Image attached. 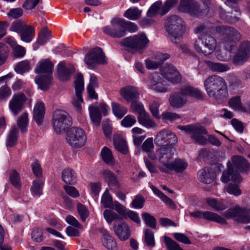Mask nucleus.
<instances>
[{"instance_id":"cd10ccee","label":"nucleus","mask_w":250,"mask_h":250,"mask_svg":"<svg viewBox=\"0 0 250 250\" xmlns=\"http://www.w3.org/2000/svg\"><path fill=\"white\" fill-rule=\"evenodd\" d=\"M74 72V68L66 67L64 62H60L58 65V74L60 79L63 81L70 79V75Z\"/></svg>"},{"instance_id":"4be33fe9","label":"nucleus","mask_w":250,"mask_h":250,"mask_svg":"<svg viewBox=\"0 0 250 250\" xmlns=\"http://www.w3.org/2000/svg\"><path fill=\"white\" fill-rule=\"evenodd\" d=\"M122 96L128 102H131L138 100L139 93L136 87L127 86L121 88L120 90Z\"/></svg>"},{"instance_id":"6ab92c4d","label":"nucleus","mask_w":250,"mask_h":250,"mask_svg":"<svg viewBox=\"0 0 250 250\" xmlns=\"http://www.w3.org/2000/svg\"><path fill=\"white\" fill-rule=\"evenodd\" d=\"M113 229L115 234L122 241L126 240L130 236L129 227L125 222H122L117 225L114 224Z\"/></svg>"},{"instance_id":"13d9d810","label":"nucleus","mask_w":250,"mask_h":250,"mask_svg":"<svg viewBox=\"0 0 250 250\" xmlns=\"http://www.w3.org/2000/svg\"><path fill=\"white\" fill-rule=\"evenodd\" d=\"M142 217L147 226L152 229H156V220L152 215L145 212L142 214Z\"/></svg>"},{"instance_id":"79ce46f5","label":"nucleus","mask_w":250,"mask_h":250,"mask_svg":"<svg viewBox=\"0 0 250 250\" xmlns=\"http://www.w3.org/2000/svg\"><path fill=\"white\" fill-rule=\"evenodd\" d=\"M89 110L92 123L97 126H99L102 119L99 108L96 106H89Z\"/></svg>"},{"instance_id":"20e7f679","label":"nucleus","mask_w":250,"mask_h":250,"mask_svg":"<svg viewBox=\"0 0 250 250\" xmlns=\"http://www.w3.org/2000/svg\"><path fill=\"white\" fill-rule=\"evenodd\" d=\"M149 41L144 33L126 37L120 42L121 45L134 52L142 53Z\"/></svg>"},{"instance_id":"f704fd0d","label":"nucleus","mask_w":250,"mask_h":250,"mask_svg":"<svg viewBox=\"0 0 250 250\" xmlns=\"http://www.w3.org/2000/svg\"><path fill=\"white\" fill-rule=\"evenodd\" d=\"M159 61H153L149 60H146V67L148 69H154L157 68L159 65H161L164 62L168 59L170 56L168 54L160 53L157 56Z\"/></svg>"},{"instance_id":"bb28decb","label":"nucleus","mask_w":250,"mask_h":250,"mask_svg":"<svg viewBox=\"0 0 250 250\" xmlns=\"http://www.w3.org/2000/svg\"><path fill=\"white\" fill-rule=\"evenodd\" d=\"M53 67V64L49 59L42 60L37 64L35 71L36 73H47L51 75Z\"/></svg>"},{"instance_id":"2eb2a0df","label":"nucleus","mask_w":250,"mask_h":250,"mask_svg":"<svg viewBox=\"0 0 250 250\" xmlns=\"http://www.w3.org/2000/svg\"><path fill=\"white\" fill-rule=\"evenodd\" d=\"M76 97L73 100V105L79 110L81 109V104L83 102L82 92L84 90V82L83 75L79 73L75 81Z\"/></svg>"},{"instance_id":"5fc2aeb1","label":"nucleus","mask_w":250,"mask_h":250,"mask_svg":"<svg viewBox=\"0 0 250 250\" xmlns=\"http://www.w3.org/2000/svg\"><path fill=\"white\" fill-rule=\"evenodd\" d=\"M10 180L12 185L17 189H21V178L19 173L16 170L11 171L10 174Z\"/></svg>"},{"instance_id":"9d476101","label":"nucleus","mask_w":250,"mask_h":250,"mask_svg":"<svg viewBox=\"0 0 250 250\" xmlns=\"http://www.w3.org/2000/svg\"><path fill=\"white\" fill-rule=\"evenodd\" d=\"M104 33L113 38L120 39L125 36L124 23L123 19L114 18L110 21V24L103 28Z\"/></svg>"},{"instance_id":"c03bdc74","label":"nucleus","mask_w":250,"mask_h":250,"mask_svg":"<svg viewBox=\"0 0 250 250\" xmlns=\"http://www.w3.org/2000/svg\"><path fill=\"white\" fill-rule=\"evenodd\" d=\"M219 14L220 18L229 23H235L240 20L239 17L236 16H232L229 13L226 11L222 8H219Z\"/></svg>"},{"instance_id":"dca6fc26","label":"nucleus","mask_w":250,"mask_h":250,"mask_svg":"<svg viewBox=\"0 0 250 250\" xmlns=\"http://www.w3.org/2000/svg\"><path fill=\"white\" fill-rule=\"evenodd\" d=\"M27 98L23 93L14 94L9 102V109L15 116L21 112L23 108Z\"/></svg>"},{"instance_id":"a878e982","label":"nucleus","mask_w":250,"mask_h":250,"mask_svg":"<svg viewBox=\"0 0 250 250\" xmlns=\"http://www.w3.org/2000/svg\"><path fill=\"white\" fill-rule=\"evenodd\" d=\"M233 166L240 171H245L250 168V164L243 156L234 155L231 157Z\"/></svg>"},{"instance_id":"5701e85b","label":"nucleus","mask_w":250,"mask_h":250,"mask_svg":"<svg viewBox=\"0 0 250 250\" xmlns=\"http://www.w3.org/2000/svg\"><path fill=\"white\" fill-rule=\"evenodd\" d=\"M159 74L155 73L151 76V84L152 89L159 92H166L167 91V82L161 81Z\"/></svg>"},{"instance_id":"6e6d98bb","label":"nucleus","mask_w":250,"mask_h":250,"mask_svg":"<svg viewBox=\"0 0 250 250\" xmlns=\"http://www.w3.org/2000/svg\"><path fill=\"white\" fill-rule=\"evenodd\" d=\"M28 122V114L27 113H23L20 116L17 121V125L18 127L21 129V131L23 133L26 131Z\"/></svg>"},{"instance_id":"603ef678","label":"nucleus","mask_w":250,"mask_h":250,"mask_svg":"<svg viewBox=\"0 0 250 250\" xmlns=\"http://www.w3.org/2000/svg\"><path fill=\"white\" fill-rule=\"evenodd\" d=\"M229 104L232 108L235 110L246 111L245 108L243 106L240 97L239 96L234 97L229 99Z\"/></svg>"},{"instance_id":"680f3d73","label":"nucleus","mask_w":250,"mask_h":250,"mask_svg":"<svg viewBox=\"0 0 250 250\" xmlns=\"http://www.w3.org/2000/svg\"><path fill=\"white\" fill-rule=\"evenodd\" d=\"M30 69L29 62L27 60L20 62L15 68V70L17 73L21 74L29 71Z\"/></svg>"},{"instance_id":"9b49d317","label":"nucleus","mask_w":250,"mask_h":250,"mask_svg":"<svg viewBox=\"0 0 250 250\" xmlns=\"http://www.w3.org/2000/svg\"><path fill=\"white\" fill-rule=\"evenodd\" d=\"M105 61L104 53L99 47L90 50L84 58V62L90 69H93L97 64L104 63Z\"/></svg>"},{"instance_id":"49530a36","label":"nucleus","mask_w":250,"mask_h":250,"mask_svg":"<svg viewBox=\"0 0 250 250\" xmlns=\"http://www.w3.org/2000/svg\"><path fill=\"white\" fill-rule=\"evenodd\" d=\"M206 201L208 204L215 210H223L227 208L223 202L215 199L207 198Z\"/></svg>"},{"instance_id":"393cba45","label":"nucleus","mask_w":250,"mask_h":250,"mask_svg":"<svg viewBox=\"0 0 250 250\" xmlns=\"http://www.w3.org/2000/svg\"><path fill=\"white\" fill-rule=\"evenodd\" d=\"M204 41V54L208 55L211 54L216 46L215 39L209 35H205L202 36Z\"/></svg>"},{"instance_id":"f8f14e48","label":"nucleus","mask_w":250,"mask_h":250,"mask_svg":"<svg viewBox=\"0 0 250 250\" xmlns=\"http://www.w3.org/2000/svg\"><path fill=\"white\" fill-rule=\"evenodd\" d=\"M177 136L168 129H163L156 135L154 142L159 146H173L177 143Z\"/></svg>"},{"instance_id":"6e6552de","label":"nucleus","mask_w":250,"mask_h":250,"mask_svg":"<svg viewBox=\"0 0 250 250\" xmlns=\"http://www.w3.org/2000/svg\"><path fill=\"white\" fill-rule=\"evenodd\" d=\"M223 215L227 219H233L237 223H250V210L247 208L235 206L227 210Z\"/></svg>"},{"instance_id":"3c124183","label":"nucleus","mask_w":250,"mask_h":250,"mask_svg":"<svg viewBox=\"0 0 250 250\" xmlns=\"http://www.w3.org/2000/svg\"><path fill=\"white\" fill-rule=\"evenodd\" d=\"M18 129L15 126L11 129L8 135L7 146L12 147L16 144L18 139Z\"/></svg>"},{"instance_id":"09e8293b","label":"nucleus","mask_w":250,"mask_h":250,"mask_svg":"<svg viewBox=\"0 0 250 250\" xmlns=\"http://www.w3.org/2000/svg\"><path fill=\"white\" fill-rule=\"evenodd\" d=\"M130 109L133 113L138 115L137 117L146 112L143 104L138 101V100H136L131 102Z\"/></svg>"},{"instance_id":"b1692460","label":"nucleus","mask_w":250,"mask_h":250,"mask_svg":"<svg viewBox=\"0 0 250 250\" xmlns=\"http://www.w3.org/2000/svg\"><path fill=\"white\" fill-rule=\"evenodd\" d=\"M44 114L45 107L43 103H38L34 108L33 119L39 125L42 124Z\"/></svg>"},{"instance_id":"72a5a7b5","label":"nucleus","mask_w":250,"mask_h":250,"mask_svg":"<svg viewBox=\"0 0 250 250\" xmlns=\"http://www.w3.org/2000/svg\"><path fill=\"white\" fill-rule=\"evenodd\" d=\"M35 81L40 88L45 91L50 87L52 81V76L50 74L39 76L36 78Z\"/></svg>"},{"instance_id":"412c9836","label":"nucleus","mask_w":250,"mask_h":250,"mask_svg":"<svg viewBox=\"0 0 250 250\" xmlns=\"http://www.w3.org/2000/svg\"><path fill=\"white\" fill-rule=\"evenodd\" d=\"M164 76L167 80L173 84L179 83L182 80L179 72L172 64H168L165 67Z\"/></svg>"},{"instance_id":"39448f33","label":"nucleus","mask_w":250,"mask_h":250,"mask_svg":"<svg viewBox=\"0 0 250 250\" xmlns=\"http://www.w3.org/2000/svg\"><path fill=\"white\" fill-rule=\"evenodd\" d=\"M215 31L220 35L224 44L233 45L236 47V43L241 38V34L234 28L229 26H217L215 27Z\"/></svg>"},{"instance_id":"7c9ffc66","label":"nucleus","mask_w":250,"mask_h":250,"mask_svg":"<svg viewBox=\"0 0 250 250\" xmlns=\"http://www.w3.org/2000/svg\"><path fill=\"white\" fill-rule=\"evenodd\" d=\"M114 145L115 148L120 152L126 154L128 152V148L125 140L119 135H114L113 137Z\"/></svg>"},{"instance_id":"1a4fd4ad","label":"nucleus","mask_w":250,"mask_h":250,"mask_svg":"<svg viewBox=\"0 0 250 250\" xmlns=\"http://www.w3.org/2000/svg\"><path fill=\"white\" fill-rule=\"evenodd\" d=\"M66 140L72 147L80 148L85 145L86 141V135L83 129L73 127L68 131Z\"/></svg>"},{"instance_id":"7ed1b4c3","label":"nucleus","mask_w":250,"mask_h":250,"mask_svg":"<svg viewBox=\"0 0 250 250\" xmlns=\"http://www.w3.org/2000/svg\"><path fill=\"white\" fill-rule=\"evenodd\" d=\"M165 26L169 40L174 43H179L184 32L182 20L178 16H171L166 20Z\"/></svg>"},{"instance_id":"8fccbe9b","label":"nucleus","mask_w":250,"mask_h":250,"mask_svg":"<svg viewBox=\"0 0 250 250\" xmlns=\"http://www.w3.org/2000/svg\"><path fill=\"white\" fill-rule=\"evenodd\" d=\"M142 11L137 7H132L127 10L124 16L127 19L131 20H136L141 17Z\"/></svg>"},{"instance_id":"473e14b6","label":"nucleus","mask_w":250,"mask_h":250,"mask_svg":"<svg viewBox=\"0 0 250 250\" xmlns=\"http://www.w3.org/2000/svg\"><path fill=\"white\" fill-rule=\"evenodd\" d=\"M225 49L220 53H217L216 58L220 61L228 62L230 60L232 57L233 52L236 47L233 45H228L225 44Z\"/></svg>"},{"instance_id":"ddd939ff","label":"nucleus","mask_w":250,"mask_h":250,"mask_svg":"<svg viewBox=\"0 0 250 250\" xmlns=\"http://www.w3.org/2000/svg\"><path fill=\"white\" fill-rule=\"evenodd\" d=\"M250 56V42L243 41L233 58V63L235 65H242L246 62Z\"/></svg>"},{"instance_id":"ea45409f","label":"nucleus","mask_w":250,"mask_h":250,"mask_svg":"<svg viewBox=\"0 0 250 250\" xmlns=\"http://www.w3.org/2000/svg\"><path fill=\"white\" fill-rule=\"evenodd\" d=\"M132 132L134 145L136 146H140L146 138L145 131L139 127H134Z\"/></svg>"},{"instance_id":"0e129e2a","label":"nucleus","mask_w":250,"mask_h":250,"mask_svg":"<svg viewBox=\"0 0 250 250\" xmlns=\"http://www.w3.org/2000/svg\"><path fill=\"white\" fill-rule=\"evenodd\" d=\"M160 103L158 100H154L149 104V109L153 116L157 119H160L159 108Z\"/></svg>"},{"instance_id":"052dcab7","label":"nucleus","mask_w":250,"mask_h":250,"mask_svg":"<svg viewBox=\"0 0 250 250\" xmlns=\"http://www.w3.org/2000/svg\"><path fill=\"white\" fill-rule=\"evenodd\" d=\"M145 242L148 247H154L155 245L154 236L152 230L146 229L145 231Z\"/></svg>"},{"instance_id":"e433bc0d","label":"nucleus","mask_w":250,"mask_h":250,"mask_svg":"<svg viewBox=\"0 0 250 250\" xmlns=\"http://www.w3.org/2000/svg\"><path fill=\"white\" fill-rule=\"evenodd\" d=\"M35 28L31 25H26L20 34L21 40L26 42H31L35 36Z\"/></svg>"},{"instance_id":"f03ea898","label":"nucleus","mask_w":250,"mask_h":250,"mask_svg":"<svg viewBox=\"0 0 250 250\" xmlns=\"http://www.w3.org/2000/svg\"><path fill=\"white\" fill-rule=\"evenodd\" d=\"M188 97L201 99L203 98V95L201 91L189 85H183L179 91L170 94L169 102L173 107L181 108L187 102Z\"/></svg>"},{"instance_id":"4468645a","label":"nucleus","mask_w":250,"mask_h":250,"mask_svg":"<svg viewBox=\"0 0 250 250\" xmlns=\"http://www.w3.org/2000/svg\"><path fill=\"white\" fill-rule=\"evenodd\" d=\"M189 215L190 216L195 218H203L205 220L215 222L222 225H226L227 224L226 219L223 217L216 213L209 211H202L197 210L194 212H190Z\"/></svg>"},{"instance_id":"2f4dec72","label":"nucleus","mask_w":250,"mask_h":250,"mask_svg":"<svg viewBox=\"0 0 250 250\" xmlns=\"http://www.w3.org/2000/svg\"><path fill=\"white\" fill-rule=\"evenodd\" d=\"M62 179L64 183L68 185H74L77 182V176L75 172L70 168L63 170L62 174Z\"/></svg>"},{"instance_id":"e2e57ef3","label":"nucleus","mask_w":250,"mask_h":250,"mask_svg":"<svg viewBox=\"0 0 250 250\" xmlns=\"http://www.w3.org/2000/svg\"><path fill=\"white\" fill-rule=\"evenodd\" d=\"M165 242L168 250H183L179 245L170 237L165 236Z\"/></svg>"},{"instance_id":"c85d7f7f","label":"nucleus","mask_w":250,"mask_h":250,"mask_svg":"<svg viewBox=\"0 0 250 250\" xmlns=\"http://www.w3.org/2000/svg\"><path fill=\"white\" fill-rule=\"evenodd\" d=\"M215 176V173L208 168L201 169L198 173L199 180L202 183L209 184L213 180Z\"/></svg>"},{"instance_id":"58836bf2","label":"nucleus","mask_w":250,"mask_h":250,"mask_svg":"<svg viewBox=\"0 0 250 250\" xmlns=\"http://www.w3.org/2000/svg\"><path fill=\"white\" fill-rule=\"evenodd\" d=\"M137 118L139 124L147 128L154 127L157 125L146 112L137 117Z\"/></svg>"},{"instance_id":"c756f323","label":"nucleus","mask_w":250,"mask_h":250,"mask_svg":"<svg viewBox=\"0 0 250 250\" xmlns=\"http://www.w3.org/2000/svg\"><path fill=\"white\" fill-rule=\"evenodd\" d=\"M157 153L160 162L167 168L169 167L168 165H170L171 163L169 161L173 157L169 149L165 147H162L158 150Z\"/></svg>"},{"instance_id":"f3484780","label":"nucleus","mask_w":250,"mask_h":250,"mask_svg":"<svg viewBox=\"0 0 250 250\" xmlns=\"http://www.w3.org/2000/svg\"><path fill=\"white\" fill-rule=\"evenodd\" d=\"M179 9L184 12L196 17H198L201 12L198 3L195 0H181Z\"/></svg>"},{"instance_id":"a19ab883","label":"nucleus","mask_w":250,"mask_h":250,"mask_svg":"<svg viewBox=\"0 0 250 250\" xmlns=\"http://www.w3.org/2000/svg\"><path fill=\"white\" fill-rule=\"evenodd\" d=\"M167 167L169 169L174 170L176 172H182L187 167L188 164L183 160L176 159L173 162H171Z\"/></svg>"},{"instance_id":"c9c22d12","label":"nucleus","mask_w":250,"mask_h":250,"mask_svg":"<svg viewBox=\"0 0 250 250\" xmlns=\"http://www.w3.org/2000/svg\"><path fill=\"white\" fill-rule=\"evenodd\" d=\"M103 176L109 187H118L119 182L117 177L112 171L107 169L104 170Z\"/></svg>"},{"instance_id":"338daca9","label":"nucleus","mask_w":250,"mask_h":250,"mask_svg":"<svg viewBox=\"0 0 250 250\" xmlns=\"http://www.w3.org/2000/svg\"><path fill=\"white\" fill-rule=\"evenodd\" d=\"M26 24L20 20H17L12 22L10 30L21 34Z\"/></svg>"},{"instance_id":"864d4df0","label":"nucleus","mask_w":250,"mask_h":250,"mask_svg":"<svg viewBox=\"0 0 250 250\" xmlns=\"http://www.w3.org/2000/svg\"><path fill=\"white\" fill-rule=\"evenodd\" d=\"M104 217L108 224H111L113 221H116L122 219V217L119 214L110 209H105L103 213Z\"/></svg>"},{"instance_id":"774afa93","label":"nucleus","mask_w":250,"mask_h":250,"mask_svg":"<svg viewBox=\"0 0 250 250\" xmlns=\"http://www.w3.org/2000/svg\"><path fill=\"white\" fill-rule=\"evenodd\" d=\"M162 2L161 0H158L154 2L149 8L147 11V15L149 17H153L158 14V10L161 6Z\"/></svg>"},{"instance_id":"4c0bfd02","label":"nucleus","mask_w":250,"mask_h":250,"mask_svg":"<svg viewBox=\"0 0 250 250\" xmlns=\"http://www.w3.org/2000/svg\"><path fill=\"white\" fill-rule=\"evenodd\" d=\"M205 63L210 70L215 72H224L230 69L229 65L227 64L215 62L210 61H206Z\"/></svg>"},{"instance_id":"aec40b11","label":"nucleus","mask_w":250,"mask_h":250,"mask_svg":"<svg viewBox=\"0 0 250 250\" xmlns=\"http://www.w3.org/2000/svg\"><path fill=\"white\" fill-rule=\"evenodd\" d=\"M240 175L237 171H234L233 167L230 162L227 163V169L223 172L221 178L222 182L227 183L230 180L233 182H239L240 180Z\"/></svg>"},{"instance_id":"a211bd4d","label":"nucleus","mask_w":250,"mask_h":250,"mask_svg":"<svg viewBox=\"0 0 250 250\" xmlns=\"http://www.w3.org/2000/svg\"><path fill=\"white\" fill-rule=\"evenodd\" d=\"M98 231L102 234L101 241L103 245L108 250H117V242L108 231L104 228L98 229Z\"/></svg>"},{"instance_id":"69168bd1","label":"nucleus","mask_w":250,"mask_h":250,"mask_svg":"<svg viewBox=\"0 0 250 250\" xmlns=\"http://www.w3.org/2000/svg\"><path fill=\"white\" fill-rule=\"evenodd\" d=\"M101 203L104 208H112L113 206L112 199L111 196L106 190L103 194L102 199Z\"/></svg>"},{"instance_id":"423d86ee","label":"nucleus","mask_w":250,"mask_h":250,"mask_svg":"<svg viewBox=\"0 0 250 250\" xmlns=\"http://www.w3.org/2000/svg\"><path fill=\"white\" fill-rule=\"evenodd\" d=\"M178 128L185 131L195 143L201 145L206 144L207 139L205 135H207L208 132L204 127L201 125H191L179 126Z\"/></svg>"},{"instance_id":"a18cd8bd","label":"nucleus","mask_w":250,"mask_h":250,"mask_svg":"<svg viewBox=\"0 0 250 250\" xmlns=\"http://www.w3.org/2000/svg\"><path fill=\"white\" fill-rule=\"evenodd\" d=\"M101 155L103 161L107 164L113 165L114 160L111 151L107 147H104L101 151Z\"/></svg>"},{"instance_id":"de8ad7c7","label":"nucleus","mask_w":250,"mask_h":250,"mask_svg":"<svg viewBox=\"0 0 250 250\" xmlns=\"http://www.w3.org/2000/svg\"><path fill=\"white\" fill-rule=\"evenodd\" d=\"M112 111L115 116L121 119L127 112V108L119 104L112 103Z\"/></svg>"},{"instance_id":"f257e3e1","label":"nucleus","mask_w":250,"mask_h":250,"mask_svg":"<svg viewBox=\"0 0 250 250\" xmlns=\"http://www.w3.org/2000/svg\"><path fill=\"white\" fill-rule=\"evenodd\" d=\"M208 95L211 99L220 100L224 99L228 94L227 85L222 77L213 75L208 77L204 82Z\"/></svg>"},{"instance_id":"0eeeda50","label":"nucleus","mask_w":250,"mask_h":250,"mask_svg":"<svg viewBox=\"0 0 250 250\" xmlns=\"http://www.w3.org/2000/svg\"><path fill=\"white\" fill-rule=\"evenodd\" d=\"M52 125L57 133H61L71 125V118L63 110H56L53 114Z\"/></svg>"},{"instance_id":"37998d69","label":"nucleus","mask_w":250,"mask_h":250,"mask_svg":"<svg viewBox=\"0 0 250 250\" xmlns=\"http://www.w3.org/2000/svg\"><path fill=\"white\" fill-rule=\"evenodd\" d=\"M43 184V181L41 179L33 181V185L30 188L33 195L39 197L42 194Z\"/></svg>"},{"instance_id":"bf43d9fd","label":"nucleus","mask_w":250,"mask_h":250,"mask_svg":"<svg viewBox=\"0 0 250 250\" xmlns=\"http://www.w3.org/2000/svg\"><path fill=\"white\" fill-rule=\"evenodd\" d=\"M212 28V24L210 22H205L200 23L198 25L197 28L195 30L196 34H206L210 32V28Z\"/></svg>"},{"instance_id":"4d7b16f0","label":"nucleus","mask_w":250,"mask_h":250,"mask_svg":"<svg viewBox=\"0 0 250 250\" xmlns=\"http://www.w3.org/2000/svg\"><path fill=\"white\" fill-rule=\"evenodd\" d=\"M50 33L47 28H43L39 34L37 42L43 45L50 38Z\"/></svg>"}]
</instances>
